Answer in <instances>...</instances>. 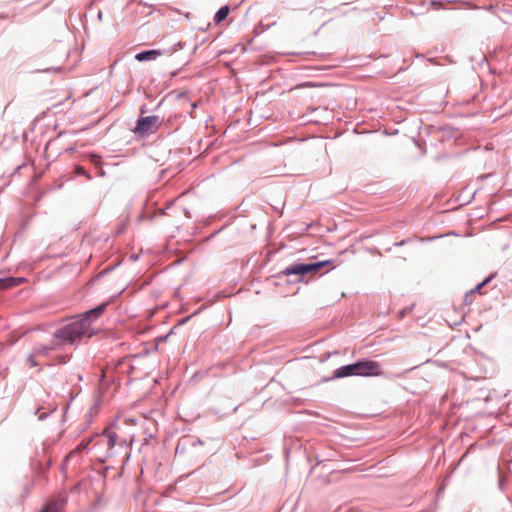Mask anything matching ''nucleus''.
I'll use <instances>...</instances> for the list:
<instances>
[{"label": "nucleus", "instance_id": "14", "mask_svg": "<svg viewBox=\"0 0 512 512\" xmlns=\"http://www.w3.org/2000/svg\"><path fill=\"white\" fill-rule=\"evenodd\" d=\"M133 440H130L129 443L126 440L120 442V445H125L126 447H130L132 445Z\"/></svg>", "mask_w": 512, "mask_h": 512}, {"label": "nucleus", "instance_id": "3", "mask_svg": "<svg viewBox=\"0 0 512 512\" xmlns=\"http://www.w3.org/2000/svg\"><path fill=\"white\" fill-rule=\"evenodd\" d=\"M330 266L332 269L335 267L333 265L332 260H324L320 262L315 263H308V264H293L285 268L283 271V274L286 276L289 275H300L304 277L307 274H317L323 267Z\"/></svg>", "mask_w": 512, "mask_h": 512}, {"label": "nucleus", "instance_id": "11", "mask_svg": "<svg viewBox=\"0 0 512 512\" xmlns=\"http://www.w3.org/2000/svg\"><path fill=\"white\" fill-rule=\"evenodd\" d=\"M54 346H41L34 350V353L40 357V356H47L51 350H53Z\"/></svg>", "mask_w": 512, "mask_h": 512}, {"label": "nucleus", "instance_id": "8", "mask_svg": "<svg viewBox=\"0 0 512 512\" xmlns=\"http://www.w3.org/2000/svg\"><path fill=\"white\" fill-rule=\"evenodd\" d=\"M91 441H92V438L83 439L81 441V443L75 449H73L72 451L69 452L66 459H70V458L74 457L75 455L80 454L82 451H84L89 446Z\"/></svg>", "mask_w": 512, "mask_h": 512}, {"label": "nucleus", "instance_id": "9", "mask_svg": "<svg viewBox=\"0 0 512 512\" xmlns=\"http://www.w3.org/2000/svg\"><path fill=\"white\" fill-rule=\"evenodd\" d=\"M22 280L17 278H0V290L17 286Z\"/></svg>", "mask_w": 512, "mask_h": 512}, {"label": "nucleus", "instance_id": "10", "mask_svg": "<svg viewBox=\"0 0 512 512\" xmlns=\"http://www.w3.org/2000/svg\"><path fill=\"white\" fill-rule=\"evenodd\" d=\"M228 14H229V7L228 6L221 7L215 14V17H214L215 23L218 24V23L222 22L223 20H225L227 18Z\"/></svg>", "mask_w": 512, "mask_h": 512}, {"label": "nucleus", "instance_id": "1", "mask_svg": "<svg viewBox=\"0 0 512 512\" xmlns=\"http://www.w3.org/2000/svg\"><path fill=\"white\" fill-rule=\"evenodd\" d=\"M106 305L102 304L82 314L78 319L57 330L55 337L64 343H74L83 336H92L90 319L98 318L105 310Z\"/></svg>", "mask_w": 512, "mask_h": 512}, {"label": "nucleus", "instance_id": "12", "mask_svg": "<svg viewBox=\"0 0 512 512\" xmlns=\"http://www.w3.org/2000/svg\"><path fill=\"white\" fill-rule=\"evenodd\" d=\"M36 357L38 356L34 352L27 357V362L30 367H36L38 365Z\"/></svg>", "mask_w": 512, "mask_h": 512}, {"label": "nucleus", "instance_id": "7", "mask_svg": "<svg viewBox=\"0 0 512 512\" xmlns=\"http://www.w3.org/2000/svg\"><path fill=\"white\" fill-rule=\"evenodd\" d=\"M160 55H162V52L160 50H148V51L138 53L135 56V58L138 61H150V60H155Z\"/></svg>", "mask_w": 512, "mask_h": 512}, {"label": "nucleus", "instance_id": "15", "mask_svg": "<svg viewBox=\"0 0 512 512\" xmlns=\"http://www.w3.org/2000/svg\"><path fill=\"white\" fill-rule=\"evenodd\" d=\"M76 173H77V174H81V175L86 174V172H85V170H84V168H83V167H77V169H76Z\"/></svg>", "mask_w": 512, "mask_h": 512}, {"label": "nucleus", "instance_id": "2", "mask_svg": "<svg viewBox=\"0 0 512 512\" xmlns=\"http://www.w3.org/2000/svg\"><path fill=\"white\" fill-rule=\"evenodd\" d=\"M380 376L382 375L381 366L378 362L372 360H361L356 363L342 366L335 370L336 378L347 376Z\"/></svg>", "mask_w": 512, "mask_h": 512}, {"label": "nucleus", "instance_id": "6", "mask_svg": "<svg viewBox=\"0 0 512 512\" xmlns=\"http://www.w3.org/2000/svg\"><path fill=\"white\" fill-rule=\"evenodd\" d=\"M103 435L107 437V447H108V456H112V449L116 445L117 442V434L110 430V428H105L103 430Z\"/></svg>", "mask_w": 512, "mask_h": 512}, {"label": "nucleus", "instance_id": "16", "mask_svg": "<svg viewBox=\"0 0 512 512\" xmlns=\"http://www.w3.org/2000/svg\"><path fill=\"white\" fill-rule=\"evenodd\" d=\"M129 457H130V453H127V454H126V460H128V459H129Z\"/></svg>", "mask_w": 512, "mask_h": 512}, {"label": "nucleus", "instance_id": "5", "mask_svg": "<svg viewBox=\"0 0 512 512\" xmlns=\"http://www.w3.org/2000/svg\"><path fill=\"white\" fill-rule=\"evenodd\" d=\"M67 502V494L60 493L56 498L49 500L41 512H62Z\"/></svg>", "mask_w": 512, "mask_h": 512}, {"label": "nucleus", "instance_id": "13", "mask_svg": "<svg viewBox=\"0 0 512 512\" xmlns=\"http://www.w3.org/2000/svg\"><path fill=\"white\" fill-rule=\"evenodd\" d=\"M489 279L484 280L482 283L478 284L472 292H480L482 287H484L488 283Z\"/></svg>", "mask_w": 512, "mask_h": 512}, {"label": "nucleus", "instance_id": "4", "mask_svg": "<svg viewBox=\"0 0 512 512\" xmlns=\"http://www.w3.org/2000/svg\"><path fill=\"white\" fill-rule=\"evenodd\" d=\"M160 119L158 116L141 117L137 121V125L133 132L139 136H147L155 133L160 126Z\"/></svg>", "mask_w": 512, "mask_h": 512}]
</instances>
